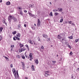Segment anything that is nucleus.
Listing matches in <instances>:
<instances>
[{"mask_svg": "<svg viewBox=\"0 0 79 79\" xmlns=\"http://www.w3.org/2000/svg\"><path fill=\"white\" fill-rule=\"evenodd\" d=\"M57 38L58 39L60 40L61 38V36L60 35H58L57 36Z\"/></svg>", "mask_w": 79, "mask_h": 79, "instance_id": "16", "label": "nucleus"}, {"mask_svg": "<svg viewBox=\"0 0 79 79\" xmlns=\"http://www.w3.org/2000/svg\"><path fill=\"white\" fill-rule=\"evenodd\" d=\"M37 25L38 26L40 25V20L39 19H38Z\"/></svg>", "mask_w": 79, "mask_h": 79, "instance_id": "4", "label": "nucleus"}, {"mask_svg": "<svg viewBox=\"0 0 79 79\" xmlns=\"http://www.w3.org/2000/svg\"><path fill=\"white\" fill-rule=\"evenodd\" d=\"M3 29V28L2 27H0V32H2V30Z\"/></svg>", "mask_w": 79, "mask_h": 79, "instance_id": "20", "label": "nucleus"}, {"mask_svg": "<svg viewBox=\"0 0 79 79\" xmlns=\"http://www.w3.org/2000/svg\"><path fill=\"white\" fill-rule=\"evenodd\" d=\"M27 58L28 59H29V57L28 56V57H27Z\"/></svg>", "mask_w": 79, "mask_h": 79, "instance_id": "61", "label": "nucleus"}, {"mask_svg": "<svg viewBox=\"0 0 79 79\" xmlns=\"http://www.w3.org/2000/svg\"><path fill=\"white\" fill-rule=\"evenodd\" d=\"M23 51H24V49H23V48H22L21 49V52H23Z\"/></svg>", "mask_w": 79, "mask_h": 79, "instance_id": "42", "label": "nucleus"}, {"mask_svg": "<svg viewBox=\"0 0 79 79\" xmlns=\"http://www.w3.org/2000/svg\"><path fill=\"white\" fill-rule=\"evenodd\" d=\"M19 45L20 48H22V47L24 46V45H23V44H22L21 43L19 44Z\"/></svg>", "mask_w": 79, "mask_h": 79, "instance_id": "13", "label": "nucleus"}, {"mask_svg": "<svg viewBox=\"0 0 79 79\" xmlns=\"http://www.w3.org/2000/svg\"><path fill=\"white\" fill-rule=\"evenodd\" d=\"M15 39H16V40H20V39L18 37L15 36Z\"/></svg>", "mask_w": 79, "mask_h": 79, "instance_id": "23", "label": "nucleus"}, {"mask_svg": "<svg viewBox=\"0 0 79 79\" xmlns=\"http://www.w3.org/2000/svg\"><path fill=\"white\" fill-rule=\"evenodd\" d=\"M53 63H56V61H54L53 60L52 61Z\"/></svg>", "mask_w": 79, "mask_h": 79, "instance_id": "58", "label": "nucleus"}, {"mask_svg": "<svg viewBox=\"0 0 79 79\" xmlns=\"http://www.w3.org/2000/svg\"><path fill=\"white\" fill-rule=\"evenodd\" d=\"M31 28L32 29H33V30H34V29H35V28L34 27V26L31 27Z\"/></svg>", "mask_w": 79, "mask_h": 79, "instance_id": "37", "label": "nucleus"}, {"mask_svg": "<svg viewBox=\"0 0 79 79\" xmlns=\"http://www.w3.org/2000/svg\"><path fill=\"white\" fill-rule=\"evenodd\" d=\"M31 8H34V5H31Z\"/></svg>", "mask_w": 79, "mask_h": 79, "instance_id": "38", "label": "nucleus"}, {"mask_svg": "<svg viewBox=\"0 0 79 79\" xmlns=\"http://www.w3.org/2000/svg\"><path fill=\"white\" fill-rule=\"evenodd\" d=\"M68 44V42H66V41L65 42V44Z\"/></svg>", "mask_w": 79, "mask_h": 79, "instance_id": "53", "label": "nucleus"}, {"mask_svg": "<svg viewBox=\"0 0 79 79\" xmlns=\"http://www.w3.org/2000/svg\"><path fill=\"white\" fill-rule=\"evenodd\" d=\"M16 31H15L13 32H12V34H13V35H15V34H16Z\"/></svg>", "mask_w": 79, "mask_h": 79, "instance_id": "32", "label": "nucleus"}, {"mask_svg": "<svg viewBox=\"0 0 79 79\" xmlns=\"http://www.w3.org/2000/svg\"><path fill=\"white\" fill-rule=\"evenodd\" d=\"M69 39H73V36H71L69 37Z\"/></svg>", "mask_w": 79, "mask_h": 79, "instance_id": "34", "label": "nucleus"}, {"mask_svg": "<svg viewBox=\"0 0 79 79\" xmlns=\"http://www.w3.org/2000/svg\"><path fill=\"white\" fill-rule=\"evenodd\" d=\"M24 27H26V26H27L26 24H24Z\"/></svg>", "mask_w": 79, "mask_h": 79, "instance_id": "56", "label": "nucleus"}, {"mask_svg": "<svg viewBox=\"0 0 79 79\" xmlns=\"http://www.w3.org/2000/svg\"><path fill=\"white\" fill-rule=\"evenodd\" d=\"M41 49H44V47L43 46H42L41 47Z\"/></svg>", "mask_w": 79, "mask_h": 79, "instance_id": "41", "label": "nucleus"}, {"mask_svg": "<svg viewBox=\"0 0 79 79\" xmlns=\"http://www.w3.org/2000/svg\"><path fill=\"white\" fill-rule=\"evenodd\" d=\"M11 68H13V64H11L10 65Z\"/></svg>", "mask_w": 79, "mask_h": 79, "instance_id": "49", "label": "nucleus"}, {"mask_svg": "<svg viewBox=\"0 0 79 79\" xmlns=\"http://www.w3.org/2000/svg\"><path fill=\"white\" fill-rule=\"evenodd\" d=\"M29 15L31 17H33V18H36V16L32 14L31 12L29 13Z\"/></svg>", "mask_w": 79, "mask_h": 79, "instance_id": "2", "label": "nucleus"}, {"mask_svg": "<svg viewBox=\"0 0 79 79\" xmlns=\"http://www.w3.org/2000/svg\"><path fill=\"white\" fill-rule=\"evenodd\" d=\"M35 63L36 64H39V60H38V59H37L35 60Z\"/></svg>", "mask_w": 79, "mask_h": 79, "instance_id": "7", "label": "nucleus"}, {"mask_svg": "<svg viewBox=\"0 0 79 79\" xmlns=\"http://www.w3.org/2000/svg\"><path fill=\"white\" fill-rule=\"evenodd\" d=\"M2 39V36H0V41H1Z\"/></svg>", "mask_w": 79, "mask_h": 79, "instance_id": "43", "label": "nucleus"}, {"mask_svg": "<svg viewBox=\"0 0 79 79\" xmlns=\"http://www.w3.org/2000/svg\"><path fill=\"white\" fill-rule=\"evenodd\" d=\"M27 48L28 50H29V46L27 47Z\"/></svg>", "mask_w": 79, "mask_h": 79, "instance_id": "51", "label": "nucleus"}, {"mask_svg": "<svg viewBox=\"0 0 79 79\" xmlns=\"http://www.w3.org/2000/svg\"><path fill=\"white\" fill-rule=\"evenodd\" d=\"M31 69H32V71H35V69H34V65H32L31 66Z\"/></svg>", "mask_w": 79, "mask_h": 79, "instance_id": "12", "label": "nucleus"}, {"mask_svg": "<svg viewBox=\"0 0 79 79\" xmlns=\"http://www.w3.org/2000/svg\"><path fill=\"white\" fill-rule=\"evenodd\" d=\"M18 9H19V11H20V10H23V9L21 8L20 7H18Z\"/></svg>", "mask_w": 79, "mask_h": 79, "instance_id": "33", "label": "nucleus"}, {"mask_svg": "<svg viewBox=\"0 0 79 79\" xmlns=\"http://www.w3.org/2000/svg\"><path fill=\"white\" fill-rule=\"evenodd\" d=\"M10 1H8L6 3V4L7 5H10Z\"/></svg>", "mask_w": 79, "mask_h": 79, "instance_id": "14", "label": "nucleus"}, {"mask_svg": "<svg viewBox=\"0 0 79 79\" xmlns=\"http://www.w3.org/2000/svg\"><path fill=\"white\" fill-rule=\"evenodd\" d=\"M58 10L60 12H62V11H63V9L61 8H58Z\"/></svg>", "mask_w": 79, "mask_h": 79, "instance_id": "8", "label": "nucleus"}, {"mask_svg": "<svg viewBox=\"0 0 79 79\" xmlns=\"http://www.w3.org/2000/svg\"><path fill=\"white\" fill-rule=\"evenodd\" d=\"M48 76H50V74H48L46 73H45L44 74V76H46V77L48 76Z\"/></svg>", "mask_w": 79, "mask_h": 79, "instance_id": "25", "label": "nucleus"}, {"mask_svg": "<svg viewBox=\"0 0 79 79\" xmlns=\"http://www.w3.org/2000/svg\"><path fill=\"white\" fill-rule=\"evenodd\" d=\"M25 56L26 58H27V55H25Z\"/></svg>", "mask_w": 79, "mask_h": 79, "instance_id": "59", "label": "nucleus"}, {"mask_svg": "<svg viewBox=\"0 0 79 79\" xmlns=\"http://www.w3.org/2000/svg\"><path fill=\"white\" fill-rule=\"evenodd\" d=\"M25 79H28V77H25Z\"/></svg>", "mask_w": 79, "mask_h": 79, "instance_id": "62", "label": "nucleus"}, {"mask_svg": "<svg viewBox=\"0 0 79 79\" xmlns=\"http://www.w3.org/2000/svg\"><path fill=\"white\" fill-rule=\"evenodd\" d=\"M21 36V34L20 33H18L16 34V37H20Z\"/></svg>", "mask_w": 79, "mask_h": 79, "instance_id": "10", "label": "nucleus"}, {"mask_svg": "<svg viewBox=\"0 0 79 79\" xmlns=\"http://www.w3.org/2000/svg\"><path fill=\"white\" fill-rule=\"evenodd\" d=\"M71 76L72 79H73L74 78V76H73V75L72 74L71 75Z\"/></svg>", "mask_w": 79, "mask_h": 79, "instance_id": "40", "label": "nucleus"}, {"mask_svg": "<svg viewBox=\"0 0 79 79\" xmlns=\"http://www.w3.org/2000/svg\"><path fill=\"white\" fill-rule=\"evenodd\" d=\"M3 56V57H4V58H6L7 61L9 60H8V58L7 57H6V56Z\"/></svg>", "mask_w": 79, "mask_h": 79, "instance_id": "17", "label": "nucleus"}, {"mask_svg": "<svg viewBox=\"0 0 79 79\" xmlns=\"http://www.w3.org/2000/svg\"><path fill=\"white\" fill-rule=\"evenodd\" d=\"M22 58L23 59H25V56L24 55L22 56Z\"/></svg>", "mask_w": 79, "mask_h": 79, "instance_id": "31", "label": "nucleus"}, {"mask_svg": "<svg viewBox=\"0 0 79 79\" xmlns=\"http://www.w3.org/2000/svg\"><path fill=\"white\" fill-rule=\"evenodd\" d=\"M62 19H60V23H62L63 21V17H61Z\"/></svg>", "mask_w": 79, "mask_h": 79, "instance_id": "18", "label": "nucleus"}, {"mask_svg": "<svg viewBox=\"0 0 79 79\" xmlns=\"http://www.w3.org/2000/svg\"><path fill=\"white\" fill-rule=\"evenodd\" d=\"M25 46L26 47H29V46H28V45H27V44H26V45H25Z\"/></svg>", "mask_w": 79, "mask_h": 79, "instance_id": "54", "label": "nucleus"}, {"mask_svg": "<svg viewBox=\"0 0 79 79\" xmlns=\"http://www.w3.org/2000/svg\"><path fill=\"white\" fill-rule=\"evenodd\" d=\"M12 72L13 73H14L15 76V74H16V72H16V70H15V69H14V70H12Z\"/></svg>", "mask_w": 79, "mask_h": 79, "instance_id": "11", "label": "nucleus"}, {"mask_svg": "<svg viewBox=\"0 0 79 79\" xmlns=\"http://www.w3.org/2000/svg\"><path fill=\"white\" fill-rule=\"evenodd\" d=\"M59 15V13L57 12H55L54 14L55 16H57V15Z\"/></svg>", "mask_w": 79, "mask_h": 79, "instance_id": "28", "label": "nucleus"}, {"mask_svg": "<svg viewBox=\"0 0 79 79\" xmlns=\"http://www.w3.org/2000/svg\"><path fill=\"white\" fill-rule=\"evenodd\" d=\"M73 52H71L70 53V55H73Z\"/></svg>", "mask_w": 79, "mask_h": 79, "instance_id": "39", "label": "nucleus"}, {"mask_svg": "<svg viewBox=\"0 0 79 79\" xmlns=\"http://www.w3.org/2000/svg\"><path fill=\"white\" fill-rule=\"evenodd\" d=\"M67 40L66 39V38H64L62 40V41H61V42L62 43H63V42H64V41H66Z\"/></svg>", "mask_w": 79, "mask_h": 79, "instance_id": "5", "label": "nucleus"}, {"mask_svg": "<svg viewBox=\"0 0 79 79\" xmlns=\"http://www.w3.org/2000/svg\"><path fill=\"white\" fill-rule=\"evenodd\" d=\"M19 13H20L19 14L21 15H22V16H23V12L22 11V10H20Z\"/></svg>", "mask_w": 79, "mask_h": 79, "instance_id": "9", "label": "nucleus"}, {"mask_svg": "<svg viewBox=\"0 0 79 79\" xmlns=\"http://www.w3.org/2000/svg\"><path fill=\"white\" fill-rule=\"evenodd\" d=\"M79 39H76L75 41V42H76V43H77V42L79 41Z\"/></svg>", "mask_w": 79, "mask_h": 79, "instance_id": "26", "label": "nucleus"}, {"mask_svg": "<svg viewBox=\"0 0 79 79\" xmlns=\"http://www.w3.org/2000/svg\"><path fill=\"white\" fill-rule=\"evenodd\" d=\"M0 2H2V0H0Z\"/></svg>", "mask_w": 79, "mask_h": 79, "instance_id": "60", "label": "nucleus"}, {"mask_svg": "<svg viewBox=\"0 0 79 79\" xmlns=\"http://www.w3.org/2000/svg\"><path fill=\"white\" fill-rule=\"evenodd\" d=\"M23 70H24V69H25V67H24V66L23 65Z\"/></svg>", "mask_w": 79, "mask_h": 79, "instance_id": "44", "label": "nucleus"}, {"mask_svg": "<svg viewBox=\"0 0 79 79\" xmlns=\"http://www.w3.org/2000/svg\"><path fill=\"white\" fill-rule=\"evenodd\" d=\"M5 19H3V21H2V23H5V24H7L5 22Z\"/></svg>", "mask_w": 79, "mask_h": 79, "instance_id": "15", "label": "nucleus"}, {"mask_svg": "<svg viewBox=\"0 0 79 79\" xmlns=\"http://www.w3.org/2000/svg\"><path fill=\"white\" fill-rule=\"evenodd\" d=\"M69 24H71L72 23V21H70L69 22Z\"/></svg>", "mask_w": 79, "mask_h": 79, "instance_id": "48", "label": "nucleus"}, {"mask_svg": "<svg viewBox=\"0 0 79 79\" xmlns=\"http://www.w3.org/2000/svg\"><path fill=\"white\" fill-rule=\"evenodd\" d=\"M13 40H16V39L15 38V37H14Z\"/></svg>", "mask_w": 79, "mask_h": 79, "instance_id": "46", "label": "nucleus"}, {"mask_svg": "<svg viewBox=\"0 0 79 79\" xmlns=\"http://www.w3.org/2000/svg\"><path fill=\"white\" fill-rule=\"evenodd\" d=\"M17 76V77H19V75L18 74V71H16Z\"/></svg>", "mask_w": 79, "mask_h": 79, "instance_id": "27", "label": "nucleus"}, {"mask_svg": "<svg viewBox=\"0 0 79 79\" xmlns=\"http://www.w3.org/2000/svg\"><path fill=\"white\" fill-rule=\"evenodd\" d=\"M49 15H50V16H53L52 12H50V13L49 14Z\"/></svg>", "mask_w": 79, "mask_h": 79, "instance_id": "30", "label": "nucleus"}, {"mask_svg": "<svg viewBox=\"0 0 79 79\" xmlns=\"http://www.w3.org/2000/svg\"><path fill=\"white\" fill-rule=\"evenodd\" d=\"M13 18H14V17L11 15H9L8 17V21H9V22H11V19H13Z\"/></svg>", "mask_w": 79, "mask_h": 79, "instance_id": "1", "label": "nucleus"}, {"mask_svg": "<svg viewBox=\"0 0 79 79\" xmlns=\"http://www.w3.org/2000/svg\"><path fill=\"white\" fill-rule=\"evenodd\" d=\"M32 57L30 58V61H32Z\"/></svg>", "mask_w": 79, "mask_h": 79, "instance_id": "55", "label": "nucleus"}, {"mask_svg": "<svg viewBox=\"0 0 79 79\" xmlns=\"http://www.w3.org/2000/svg\"><path fill=\"white\" fill-rule=\"evenodd\" d=\"M22 66H24V63H22Z\"/></svg>", "mask_w": 79, "mask_h": 79, "instance_id": "52", "label": "nucleus"}, {"mask_svg": "<svg viewBox=\"0 0 79 79\" xmlns=\"http://www.w3.org/2000/svg\"><path fill=\"white\" fill-rule=\"evenodd\" d=\"M29 56L30 58H32V53H30Z\"/></svg>", "mask_w": 79, "mask_h": 79, "instance_id": "21", "label": "nucleus"}, {"mask_svg": "<svg viewBox=\"0 0 79 79\" xmlns=\"http://www.w3.org/2000/svg\"><path fill=\"white\" fill-rule=\"evenodd\" d=\"M13 20V22L15 24H16V23H18V20H17V19L16 18H14Z\"/></svg>", "mask_w": 79, "mask_h": 79, "instance_id": "3", "label": "nucleus"}, {"mask_svg": "<svg viewBox=\"0 0 79 79\" xmlns=\"http://www.w3.org/2000/svg\"><path fill=\"white\" fill-rule=\"evenodd\" d=\"M28 42L30 43V44H33L32 40H29Z\"/></svg>", "mask_w": 79, "mask_h": 79, "instance_id": "29", "label": "nucleus"}, {"mask_svg": "<svg viewBox=\"0 0 79 79\" xmlns=\"http://www.w3.org/2000/svg\"><path fill=\"white\" fill-rule=\"evenodd\" d=\"M53 11L54 12H56V11H57L58 10H53Z\"/></svg>", "mask_w": 79, "mask_h": 79, "instance_id": "47", "label": "nucleus"}, {"mask_svg": "<svg viewBox=\"0 0 79 79\" xmlns=\"http://www.w3.org/2000/svg\"><path fill=\"white\" fill-rule=\"evenodd\" d=\"M49 73V72L48 71H46L45 72V73H47H47Z\"/></svg>", "mask_w": 79, "mask_h": 79, "instance_id": "45", "label": "nucleus"}, {"mask_svg": "<svg viewBox=\"0 0 79 79\" xmlns=\"http://www.w3.org/2000/svg\"><path fill=\"white\" fill-rule=\"evenodd\" d=\"M16 57L17 58H21V56H19V55H17Z\"/></svg>", "mask_w": 79, "mask_h": 79, "instance_id": "19", "label": "nucleus"}, {"mask_svg": "<svg viewBox=\"0 0 79 79\" xmlns=\"http://www.w3.org/2000/svg\"><path fill=\"white\" fill-rule=\"evenodd\" d=\"M50 79H54V78H51Z\"/></svg>", "mask_w": 79, "mask_h": 79, "instance_id": "64", "label": "nucleus"}, {"mask_svg": "<svg viewBox=\"0 0 79 79\" xmlns=\"http://www.w3.org/2000/svg\"><path fill=\"white\" fill-rule=\"evenodd\" d=\"M10 47L12 48H14L15 47V45H11Z\"/></svg>", "mask_w": 79, "mask_h": 79, "instance_id": "35", "label": "nucleus"}, {"mask_svg": "<svg viewBox=\"0 0 79 79\" xmlns=\"http://www.w3.org/2000/svg\"><path fill=\"white\" fill-rule=\"evenodd\" d=\"M72 26H75V24H74V23H73L72 24Z\"/></svg>", "mask_w": 79, "mask_h": 79, "instance_id": "50", "label": "nucleus"}, {"mask_svg": "<svg viewBox=\"0 0 79 79\" xmlns=\"http://www.w3.org/2000/svg\"><path fill=\"white\" fill-rule=\"evenodd\" d=\"M24 12L25 13H26V12H27V10H24Z\"/></svg>", "mask_w": 79, "mask_h": 79, "instance_id": "57", "label": "nucleus"}, {"mask_svg": "<svg viewBox=\"0 0 79 79\" xmlns=\"http://www.w3.org/2000/svg\"><path fill=\"white\" fill-rule=\"evenodd\" d=\"M67 46H68L69 47V48L70 49L71 48V46H70L69 45L68 43V44H67Z\"/></svg>", "mask_w": 79, "mask_h": 79, "instance_id": "22", "label": "nucleus"}, {"mask_svg": "<svg viewBox=\"0 0 79 79\" xmlns=\"http://www.w3.org/2000/svg\"><path fill=\"white\" fill-rule=\"evenodd\" d=\"M21 28V24H19L18 25V29H19Z\"/></svg>", "mask_w": 79, "mask_h": 79, "instance_id": "24", "label": "nucleus"}, {"mask_svg": "<svg viewBox=\"0 0 79 79\" xmlns=\"http://www.w3.org/2000/svg\"><path fill=\"white\" fill-rule=\"evenodd\" d=\"M34 26H36V24H35V23L34 24Z\"/></svg>", "mask_w": 79, "mask_h": 79, "instance_id": "63", "label": "nucleus"}, {"mask_svg": "<svg viewBox=\"0 0 79 79\" xmlns=\"http://www.w3.org/2000/svg\"><path fill=\"white\" fill-rule=\"evenodd\" d=\"M38 41H40V37H38Z\"/></svg>", "mask_w": 79, "mask_h": 79, "instance_id": "36", "label": "nucleus"}, {"mask_svg": "<svg viewBox=\"0 0 79 79\" xmlns=\"http://www.w3.org/2000/svg\"><path fill=\"white\" fill-rule=\"evenodd\" d=\"M43 36L44 37V38H45L46 39H47V37H48V36L47 35L45 34H43Z\"/></svg>", "mask_w": 79, "mask_h": 79, "instance_id": "6", "label": "nucleus"}]
</instances>
